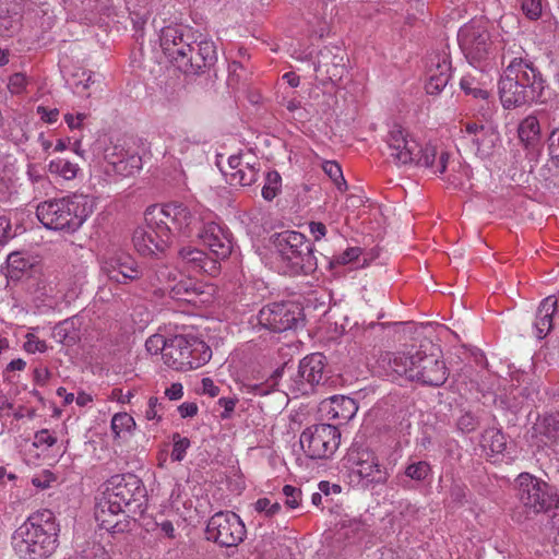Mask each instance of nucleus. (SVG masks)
<instances>
[{
  "instance_id": "nucleus-1",
  "label": "nucleus",
  "mask_w": 559,
  "mask_h": 559,
  "mask_svg": "<svg viewBox=\"0 0 559 559\" xmlns=\"http://www.w3.org/2000/svg\"><path fill=\"white\" fill-rule=\"evenodd\" d=\"M104 486L96 504L95 519L100 528L112 534L123 533L129 527L126 512L143 511L146 488L141 478L131 473L114 475Z\"/></svg>"
},
{
  "instance_id": "nucleus-2",
  "label": "nucleus",
  "mask_w": 559,
  "mask_h": 559,
  "mask_svg": "<svg viewBox=\"0 0 559 559\" xmlns=\"http://www.w3.org/2000/svg\"><path fill=\"white\" fill-rule=\"evenodd\" d=\"M433 348L428 342L419 347L412 346L406 352L390 355L389 370L397 377L409 381H417L423 385L441 386L449 377V370L444 360L435 353H427V348Z\"/></svg>"
},
{
  "instance_id": "nucleus-3",
  "label": "nucleus",
  "mask_w": 559,
  "mask_h": 559,
  "mask_svg": "<svg viewBox=\"0 0 559 559\" xmlns=\"http://www.w3.org/2000/svg\"><path fill=\"white\" fill-rule=\"evenodd\" d=\"M57 525L50 510L33 513L14 532L12 545L23 559H41L50 556L57 546Z\"/></svg>"
},
{
  "instance_id": "nucleus-4",
  "label": "nucleus",
  "mask_w": 559,
  "mask_h": 559,
  "mask_svg": "<svg viewBox=\"0 0 559 559\" xmlns=\"http://www.w3.org/2000/svg\"><path fill=\"white\" fill-rule=\"evenodd\" d=\"M390 157L397 165L415 164L431 169L432 174H443L447 169L449 153L438 151L435 145L420 147L417 141L400 124H393L386 135Z\"/></svg>"
},
{
  "instance_id": "nucleus-5",
  "label": "nucleus",
  "mask_w": 559,
  "mask_h": 559,
  "mask_svg": "<svg viewBox=\"0 0 559 559\" xmlns=\"http://www.w3.org/2000/svg\"><path fill=\"white\" fill-rule=\"evenodd\" d=\"M92 212V199L79 193L50 199L36 207V216L46 228L68 234L78 230Z\"/></svg>"
},
{
  "instance_id": "nucleus-6",
  "label": "nucleus",
  "mask_w": 559,
  "mask_h": 559,
  "mask_svg": "<svg viewBox=\"0 0 559 559\" xmlns=\"http://www.w3.org/2000/svg\"><path fill=\"white\" fill-rule=\"evenodd\" d=\"M515 481L516 498L523 509L514 514L518 522L559 508V493L554 486L528 473L520 474Z\"/></svg>"
},
{
  "instance_id": "nucleus-7",
  "label": "nucleus",
  "mask_w": 559,
  "mask_h": 559,
  "mask_svg": "<svg viewBox=\"0 0 559 559\" xmlns=\"http://www.w3.org/2000/svg\"><path fill=\"white\" fill-rule=\"evenodd\" d=\"M459 46L469 64L476 68L489 66L497 57L498 45L487 21L471 20L457 33Z\"/></svg>"
},
{
  "instance_id": "nucleus-8",
  "label": "nucleus",
  "mask_w": 559,
  "mask_h": 559,
  "mask_svg": "<svg viewBox=\"0 0 559 559\" xmlns=\"http://www.w3.org/2000/svg\"><path fill=\"white\" fill-rule=\"evenodd\" d=\"M212 357L210 346L193 335H175L170 338L164 364L177 371H188L204 366Z\"/></svg>"
},
{
  "instance_id": "nucleus-9",
  "label": "nucleus",
  "mask_w": 559,
  "mask_h": 559,
  "mask_svg": "<svg viewBox=\"0 0 559 559\" xmlns=\"http://www.w3.org/2000/svg\"><path fill=\"white\" fill-rule=\"evenodd\" d=\"M299 441L308 457L328 460L340 447L341 432L335 425L317 424L306 428Z\"/></svg>"
},
{
  "instance_id": "nucleus-10",
  "label": "nucleus",
  "mask_w": 559,
  "mask_h": 559,
  "mask_svg": "<svg viewBox=\"0 0 559 559\" xmlns=\"http://www.w3.org/2000/svg\"><path fill=\"white\" fill-rule=\"evenodd\" d=\"M144 219L160 227V235L174 239L175 231L186 233L193 221V215L187 205L180 202L154 204L146 209Z\"/></svg>"
},
{
  "instance_id": "nucleus-11",
  "label": "nucleus",
  "mask_w": 559,
  "mask_h": 559,
  "mask_svg": "<svg viewBox=\"0 0 559 559\" xmlns=\"http://www.w3.org/2000/svg\"><path fill=\"white\" fill-rule=\"evenodd\" d=\"M247 535L246 525L233 511H218L213 514L206 525V539L221 547H237Z\"/></svg>"
},
{
  "instance_id": "nucleus-12",
  "label": "nucleus",
  "mask_w": 559,
  "mask_h": 559,
  "mask_svg": "<svg viewBox=\"0 0 559 559\" xmlns=\"http://www.w3.org/2000/svg\"><path fill=\"white\" fill-rule=\"evenodd\" d=\"M302 320V308L294 301L269 304L258 314L259 324L274 333L296 329Z\"/></svg>"
},
{
  "instance_id": "nucleus-13",
  "label": "nucleus",
  "mask_w": 559,
  "mask_h": 559,
  "mask_svg": "<svg viewBox=\"0 0 559 559\" xmlns=\"http://www.w3.org/2000/svg\"><path fill=\"white\" fill-rule=\"evenodd\" d=\"M284 376L288 377V380H286V388L290 392L296 394H308L311 391L307 382V378L305 377L306 374L304 373V369H300V364L298 365V368L295 369L294 366L288 362L283 364L280 368L274 370L264 382L247 383L246 389L248 393L253 395H267L277 388L280 379Z\"/></svg>"
},
{
  "instance_id": "nucleus-14",
  "label": "nucleus",
  "mask_w": 559,
  "mask_h": 559,
  "mask_svg": "<svg viewBox=\"0 0 559 559\" xmlns=\"http://www.w3.org/2000/svg\"><path fill=\"white\" fill-rule=\"evenodd\" d=\"M347 462L367 484H385L389 473L379 462L376 453L362 444L354 443L347 452Z\"/></svg>"
},
{
  "instance_id": "nucleus-15",
  "label": "nucleus",
  "mask_w": 559,
  "mask_h": 559,
  "mask_svg": "<svg viewBox=\"0 0 559 559\" xmlns=\"http://www.w3.org/2000/svg\"><path fill=\"white\" fill-rule=\"evenodd\" d=\"M190 51L181 56L182 60H178L176 68L187 75H198L211 69L217 61L215 44L209 39L197 41L189 47Z\"/></svg>"
},
{
  "instance_id": "nucleus-16",
  "label": "nucleus",
  "mask_w": 559,
  "mask_h": 559,
  "mask_svg": "<svg viewBox=\"0 0 559 559\" xmlns=\"http://www.w3.org/2000/svg\"><path fill=\"white\" fill-rule=\"evenodd\" d=\"M193 33L182 24H171L165 26L159 33V46L170 63L176 66L181 56L190 51L189 47L193 44Z\"/></svg>"
},
{
  "instance_id": "nucleus-17",
  "label": "nucleus",
  "mask_w": 559,
  "mask_h": 559,
  "mask_svg": "<svg viewBox=\"0 0 559 559\" xmlns=\"http://www.w3.org/2000/svg\"><path fill=\"white\" fill-rule=\"evenodd\" d=\"M514 75L509 73L506 68L504 74L499 80V96L503 108L511 109L520 107L534 102H539L533 90H525V87L513 79Z\"/></svg>"
},
{
  "instance_id": "nucleus-18",
  "label": "nucleus",
  "mask_w": 559,
  "mask_h": 559,
  "mask_svg": "<svg viewBox=\"0 0 559 559\" xmlns=\"http://www.w3.org/2000/svg\"><path fill=\"white\" fill-rule=\"evenodd\" d=\"M509 73L513 74L518 82H520L525 90H533L536 97L542 100L544 91L546 88V81L540 71L534 63L524 58H513L508 64Z\"/></svg>"
},
{
  "instance_id": "nucleus-19",
  "label": "nucleus",
  "mask_w": 559,
  "mask_h": 559,
  "mask_svg": "<svg viewBox=\"0 0 559 559\" xmlns=\"http://www.w3.org/2000/svg\"><path fill=\"white\" fill-rule=\"evenodd\" d=\"M111 280L122 283L126 280L139 278L142 274L136 261L123 251L110 257L104 266Z\"/></svg>"
},
{
  "instance_id": "nucleus-20",
  "label": "nucleus",
  "mask_w": 559,
  "mask_h": 559,
  "mask_svg": "<svg viewBox=\"0 0 559 559\" xmlns=\"http://www.w3.org/2000/svg\"><path fill=\"white\" fill-rule=\"evenodd\" d=\"M380 254L379 247H347L346 250L333 257L331 266L350 265V270L368 266Z\"/></svg>"
},
{
  "instance_id": "nucleus-21",
  "label": "nucleus",
  "mask_w": 559,
  "mask_h": 559,
  "mask_svg": "<svg viewBox=\"0 0 559 559\" xmlns=\"http://www.w3.org/2000/svg\"><path fill=\"white\" fill-rule=\"evenodd\" d=\"M179 254L195 270L203 271L211 275L218 272L219 253L215 250L207 252L198 247H181Z\"/></svg>"
},
{
  "instance_id": "nucleus-22",
  "label": "nucleus",
  "mask_w": 559,
  "mask_h": 559,
  "mask_svg": "<svg viewBox=\"0 0 559 559\" xmlns=\"http://www.w3.org/2000/svg\"><path fill=\"white\" fill-rule=\"evenodd\" d=\"M336 527V536L338 539L347 544H356L370 534L371 523H369L368 519L362 516H345L340 520Z\"/></svg>"
},
{
  "instance_id": "nucleus-23",
  "label": "nucleus",
  "mask_w": 559,
  "mask_h": 559,
  "mask_svg": "<svg viewBox=\"0 0 559 559\" xmlns=\"http://www.w3.org/2000/svg\"><path fill=\"white\" fill-rule=\"evenodd\" d=\"M534 435L546 447L552 448L559 444V412H545L538 415L534 426Z\"/></svg>"
},
{
  "instance_id": "nucleus-24",
  "label": "nucleus",
  "mask_w": 559,
  "mask_h": 559,
  "mask_svg": "<svg viewBox=\"0 0 559 559\" xmlns=\"http://www.w3.org/2000/svg\"><path fill=\"white\" fill-rule=\"evenodd\" d=\"M323 409L326 412L329 419L336 420L338 425L349 421L358 411L357 403L354 399L335 395L328 402L323 403Z\"/></svg>"
},
{
  "instance_id": "nucleus-25",
  "label": "nucleus",
  "mask_w": 559,
  "mask_h": 559,
  "mask_svg": "<svg viewBox=\"0 0 559 559\" xmlns=\"http://www.w3.org/2000/svg\"><path fill=\"white\" fill-rule=\"evenodd\" d=\"M300 369H304L305 377L311 389L325 380V356L321 353H313L306 356L300 361Z\"/></svg>"
},
{
  "instance_id": "nucleus-26",
  "label": "nucleus",
  "mask_w": 559,
  "mask_h": 559,
  "mask_svg": "<svg viewBox=\"0 0 559 559\" xmlns=\"http://www.w3.org/2000/svg\"><path fill=\"white\" fill-rule=\"evenodd\" d=\"M557 308V299L554 296L545 298L536 312L534 323L535 335L539 340L544 338L552 329V316Z\"/></svg>"
},
{
  "instance_id": "nucleus-27",
  "label": "nucleus",
  "mask_w": 559,
  "mask_h": 559,
  "mask_svg": "<svg viewBox=\"0 0 559 559\" xmlns=\"http://www.w3.org/2000/svg\"><path fill=\"white\" fill-rule=\"evenodd\" d=\"M160 227L151 224L145 219V225L139 226L133 230L132 243L133 245H168L174 241L169 236L160 235Z\"/></svg>"
},
{
  "instance_id": "nucleus-28",
  "label": "nucleus",
  "mask_w": 559,
  "mask_h": 559,
  "mask_svg": "<svg viewBox=\"0 0 559 559\" xmlns=\"http://www.w3.org/2000/svg\"><path fill=\"white\" fill-rule=\"evenodd\" d=\"M317 72L324 71L331 81L341 79L344 73L343 57L332 55L328 48L320 51L318 62L314 63Z\"/></svg>"
},
{
  "instance_id": "nucleus-29",
  "label": "nucleus",
  "mask_w": 559,
  "mask_h": 559,
  "mask_svg": "<svg viewBox=\"0 0 559 559\" xmlns=\"http://www.w3.org/2000/svg\"><path fill=\"white\" fill-rule=\"evenodd\" d=\"M199 238L203 245H230L233 241L231 234L214 222L207 223L203 226L199 234Z\"/></svg>"
},
{
  "instance_id": "nucleus-30",
  "label": "nucleus",
  "mask_w": 559,
  "mask_h": 559,
  "mask_svg": "<svg viewBox=\"0 0 559 559\" xmlns=\"http://www.w3.org/2000/svg\"><path fill=\"white\" fill-rule=\"evenodd\" d=\"M479 443L492 454H501L507 449V437L501 429L491 427L483 431Z\"/></svg>"
},
{
  "instance_id": "nucleus-31",
  "label": "nucleus",
  "mask_w": 559,
  "mask_h": 559,
  "mask_svg": "<svg viewBox=\"0 0 559 559\" xmlns=\"http://www.w3.org/2000/svg\"><path fill=\"white\" fill-rule=\"evenodd\" d=\"M260 168L255 166V163L246 162L241 168L236 169L235 171H229L227 176L229 177L228 181L231 186H251L257 181Z\"/></svg>"
},
{
  "instance_id": "nucleus-32",
  "label": "nucleus",
  "mask_w": 559,
  "mask_h": 559,
  "mask_svg": "<svg viewBox=\"0 0 559 559\" xmlns=\"http://www.w3.org/2000/svg\"><path fill=\"white\" fill-rule=\"evenodd\" d=\"M540 134L539 121L534 116H527L519 126V138L526 145H534L538 142Z\"/></svg>"
},
{
  "instance_id": "nucleus-33",
  "label": "nucleus",
  "mask_w": 559,
  "mask_h": 559,
  "mask_svg": "<svg viewBox=\"0 0 559 559\" xmlns=\"http://www.w3.org/2000/svg\"><path fill=\"white\" fill-rule=\"evenodd\" d=\"M7 262L12 272L17 271L23 273L36 266L39 263V258L21 250L11 252L8 255Z\"/></svg>"
},
{
  "instance_id": "nucleus-34",
  "label": "nucleus",
  "mask_w": 559,
  "mask_h": 559,
  "mask_svg": "<svg viewBox=\"0 0 559 559\" xmlns=\"http://www.w3.org/2000/svg\"><path fill=\"white\" fill-rule=\"evenodd\" d=\"M460 86L466 95H471L476 99L488 100L490 93L474 76L467 74L460 81Z\"/></svg>"
},
{
  "instance_id": "nucleus-35",
  "label": "nucleus",
  "mask_w": 559,
  "mask_h": 559,
  "mask_svg": "<svg viewBox=\"0 0 559 559\" xmlns=\"http://www.w3.org/2000/svg\"><path fill=\"white\" fill-rule=\"evenodd\" d=\"M111 164L117 173L124 176H131L142 168V158L138 154L127 153L124 157L118 160H112Z\"/></svg>"
},
{
  "instance_id": "nucleus-36",
  "label": "nucleus",
  "mask_w": 559,
  "mask_h": 559,
  "mask_svg": "<svg viewBox=\"0 0 559 559\" xmlns=\"http://www.w3.org/2000/svg\"><path fill=\"white\" fill-rule=\"evenodd\" d=\"M277 257L282 262H285L287 267H289L293 272L298 273V269L302 262L301 253H304L305 249L298 250V247H282L281 249L276 247Z\"/></svg>"
},
{
  "instance_id": "nucleus-37",
  "label": "nucleus",
  "mask_w": 559,
  "mask_h": 559,
  "mask_svg": "<svg viewBox=\"0 0 559 559\" xmlns=\"http://www.w3.org/2000/svg\"><path fill=\"white\" fill-rule=\"evenodd\" d=\"M48 169L51 174L58 175L63 179L71 180L75 178L79 167L76 164L71 163L68 159L57 158L49 163Z\"/></svg>"
},
{
  "instance_id": "nucleus-38",
  "label": "nucleus",
  "mask_w": 559,
  "mask_h": 559,
  "mask_svg": "<svg viewBox=\"0 0 559 559\" xmlns=\"http://www.w3.org/2000/svg\"><path fill=\"white\" fill-rule=\"evenodd\" d=\"M496 140L497 133L491 127L486 128L484 133H478V135H474L469 139V141L475 145L477 153L483 155L490 153Z\"/></svg>"
},
{
  "instance_id": "nucleus-39",
  "label": "nucleus",
  "mask_w": 559,
  "mask_h": 559,
  "mask_svg": "<svg viewBox=\"0 0 559 559\" xmlns=\"http://www.w3.org/2000/svg\"><path fill=\"white\" fill-rule=\"evenodd\" d=\"M135 427V421L128 413H117L111 419V430L115 438H120L123 432H130Z\"/></svg>"
},
{
  "instance_id": "nucleus-40",
  "label": "nucleus",
  "mask_w": 559,
  "mask_h": 559,
  "mask_svg": "<svg viewBox=\"0 0 559 559\" xmlns=\"http://www.w3.org/2000/svg\"><path fill=\"white\" fill-rule=\"evenodd\" d=\"M323 171L329 176V178L334 182L336 188L340 191H344L347 189L346 180L343 176V171L338 163L334 160H325L322 165Z\"/></svg>"
},
{
  "instance_id": "nucleus-41",
  "label": "nucleus",
  "mask_w": 559,
  "mask_h": 559,
  "mask_svg": "<svg viewBox=\"0 0 559 559\" xmlns=\"http://www.w3.org/2000/svg\"><path fill=\"white\" fill-rule=\"evenodd\" d=\"M282 178L277 171H269L265 177V183L262 188V197L266 201H272L281 190Z\"/></svg>"
},
{
  "instance_id": "nucleus-42",
  "label": "nucleus",
  "mask_w": 559,
  "mask_h": 559,
  "mask_svg": "<svg viewBox=\"0 0 559 559\" xmlns=\"http://www.w3.org/2000/svg\"><path fill=\"white\" fill-rule=\"evenodd\" d=\"M448 76V80L451 78V63L445 56L436 55L430 58L429 63L427 66V75L436 74Z\"/></svg>"
},
{
  "instance_id": "nucleus-43",
  "label": "nucleus",
  "mask_w": 559,
  "mask_h": 559,
  "mask_svg": "<svg viewBox=\"0 0 559 559\" xmlns=\"http://www.w3.org/2000/svg\"><path fill=\"white\" fill-rule=\"evenodd\" d=\"M273 245H304L306 236L296 230L276 233L271 238Z\"/></svg>"
},
{
  "instance_id": "nucleus-44",
  "label": "nucleus",
  "mask_w": 559,
  "mask_h": 559,
  "mask_svg": "<svg viewBox=\"0 0 559 559\" xmlns=\"http://www.w3.org/2000/svg\"><path fill=\"white\" fill-rule=\"evenodd\" d=\"M468 488L465 484L453 481L449 491V504L452 508L462 507L467 500Z\"/></svg>"
},
{
  "instance_id": "nucleus-45",
  "label": "nucleus",
  "mask_w": 559,
  "mask_h": 559,
  "mask_svg": "<svg viewBox=\"0 0 559 559\" xmlns=\"http://www.w3.org/2000/svg\"><path fill=\"white\" fill-rule=\"evenodd\" d=\"M479 426V416L469 411L463 413L456 420V427L463 433L474 432Z\"/></svg>"
},
{
  "instance_id": "nucleus-46",
  "label": "nucleus",
  "mask_w": 559,
  "mask_h": 559,
  "mask_svg": "<svg viewBox=\"0 0 559 559\" xmlns=\"http://www.w3.org/2000/svg\"><path fill=\"white\" fill-rule=\"evenodd\" d=\"M169 343L170 338H165L160 334H154L146 340L145 348L152 355L162 353V358L164 359V354H167Z\"/></svg>"
},
{
  "instance_id": "nucleus-47",
  "label": "nucleus",
  "mask_w": 559,
  "mask_h": 559,
  "mask_svg": "<svg viewBox=\"0 0 559 559\" xmlns=\"http://www.w3.org/2000/svg\"><path fill=\"white\" fill-rule=\"evenodd\" d=\"M431 473L430 465L425 461H419L409 464L405 468V475L413 480L423 481L425 480L429 474Z\"/></svg>"
},
{
  "instance_id": "nucleus-48",
  "label": "nucleus",
  "mask_w": 559,
  "mask_h": 559,
  "mask_svg": "<svg viewBox=\"0 0 559 559\" xmlns=\"http://www.w3.org/2000/svg\"><path fill=\"white\" fill-rule=\"evenodd\" d=\"M173 443L171 460L181 462L185 459L187 449L190 447V440L176 432L173 435Z\"/></svg>"
},
{
  "instance_id": "nucleus-49",
  "label": "nucleus",
  "mask_w": 559,
  "mask_h": 559,
  "mask_svg": "<svg viewBox=\"0 0 559 559\" xmlns=\"http://www.w3.org/2000/svg\"><path fill=\"white\" fill-rule=\"evenodd\" d=\"M26 175L28 180L38 189H46L50 182L48 178L44 175L43 170L39 169L36 165L29 164L27 166Z\"/></svg>"
},
{
  "instance_id": "nucleus-50",
  "label": "nucleus",
  "mask_w": 559,
  "mask_h": 559,
  "mask_svg": "<svg viewBox=\"0 0 559 559\" xmlns=\"http://www.w3.org/2000/svg\"><path fill=\"white\" fill-rule=\"evenodd\" d=\"M449 83L448 76L429 74L427 75V83L425 85L427 94L437 95L439 94Z\"/></svg>"
},
{
  "instance_id": "nucleus-51",
  "label": "nucleus",
  "mask_w": 559,
  "mask_h": 559,
  "mask_svg": "<svg viewBox=\"0 0 559 559\" xmlns=\"http://www.w3.org/2000/svg\"><path fill=\"white\" fill-rule=\"evenodd\" d=\"M19 29V21L8 13H0V36L11 37Z\"/></svg>"
},
{
  "instance_id": "nucleus-52",
  "label": "nucleus",
  "mask_w": 559,
  "mask_h": 559,
  "mask_svg": "<svg viewBox=\"0 0 559 559\" xmlns=\"http://www.w3.org/2000/svg\"><path fill=\"white\" fill-rule=\"evenodd\" d=\"M254 509L260 513H264L265 516L272 518L281 511L282 506L278 502H271L269 498H260L254 503Z\"/></svg>"
},
{
  "instance_id": "nucleus-53",
  "label": "nucleus",
  "mask_w": 559,
  "mask_h": 559,
  "mask_svg": "<svg viewBox=\"0 0 559 559\" xmlns=\"http://www.w3.org/2000/svg\"><path fill=\"white\" fill-rule=\"evenodd\" d=\"M521 8L530 20H537L542 15V0H521Z\"/></svg>"
},
{
  "instance_id": "nucleus-54",
  "label": "nucleus",
  "mask_w": 559,
  "mask_h": 559,
  "mask_svg": "<svg viewBox=\"0 0 559 559\" xmlns=\"http://www.w3.org/2000/svg\"><path fill=\"white\" fill-rule=\"evenodd\" d=\"M283 493L286 497L285 504L290 509H296L300 506L301 490L292 485H285L283 487Z\"/></svg>"
},
{
  "instance_id": "nucleus-55",
  "label": "nucleus",
  "mask_w": 559,
  "mask_h": 559,
  "mask_svg": "<svg viewBox=\"0 0 559 559\" xmlns=\"http://www.w3.org/2000/svg\"><path fill=\"white\" fill-rule=\"evenodd\" d=\"M16 236V229L12 227L10 218L0 216V245H5Z\"/></svg>"
},
{
  "instance_id": "nucleus-56",
  "label": "nucleus",
  "mask_w": 559,
  "mask_h": 559,
  "mask_svg": "<svg viewBox=\"0 0 559 559\" xmlns=\"http://www.w3.org/2000/svg\"><path fill=\"white\" fill-rule=\"evenodd\" d=\"M548 142L552 163L559 169V128L551 131Z\"/></svg>"
},
{
  "instance_id": "nucleus-57",
  "label": "nucleus",
  "mask_w": 559,
  "mask_h": 559,
  "mask_svg": "<svg viewBox=\"0 0 559 559\" xmlns=\"http://www.w3.org/2000/svg\"><path fill=\"white\" fill-rule=\"evenodd\" d=\"M26 76L23 73H14L10 76L8 88L12 94H20L25 90Z\"/></svg>"
},
{
  "instance_id": "nucleus-58",
  "label": "nucleus",
  "mask_w": 559,
  "mask_h": 559,
  "mask_svg": "<svg viewBox=\"0 0 559 559\" xmlns=\"http://www.w3.org/2000/svg\"><path fill=\"white\" fill-rule=\"evenodd\" d=\"M305 249L304 253H301V257H302V262L298 269V273H309L311 271L314 270L316 267V262L313 261L314 260V257H313V252H312V247H302Z\"/></svg>"
},
{
  "instance_id": "nucleus-59",
  "label": "nucleus",
  "mask_w": 559,
  "mask_h": 559,
  "mask_svg": "<svg viewBox=\"0 0 559 559\" xmlns=\"http://www.w3.org/2000/svg\"><path fill=\"white\" fill-rule=\"evenodd\" d=\"M34 439H35V441H34L35 447H39V445H44V444L47 447H52L57 442V438L53 437L48 429H41V430L37 431L35 433Z\"/></svg>"
},
{
  "instance_id": "nucleus-60",
  "label": "nucleus",
  "mask_w": 559,
  "mask_h": 559,
  "mask_svg": "<svg viewBox=\"0 0 559 559\" xmlns=\"http://www.w3.org/2000/svg\"><path fill=\"white\" fill-rule=\"evenodd\" d=\"M24 349L27 353H44L47 349V345L45 341H40L37 337H35L33 334L27 335V341L24 344Z\"/></svg>"
},
{
  "instance_id": "nucleus-61",
  "label": "nucleus",
  "mask_w": 559,
  "mask_h": 559,
  "mask_svg": "<svg viewBox=\"0 0 559 559\" xmlns=\"http://www.w3.org/2000/svg\"><path fill=\"white\" fill-rule=\"evenodd\" d=\"M74 76L80 78L79 81L74 82V88L78 94H82L83 91L87 90L91 84L94 83L92 74L87 73L86 71L75 73Z\"/></svg>"
},
{
  "instance_id": "nucleus-62",
  "label": "nucleus",
  "mask_w": 559,
  "mask_h": 559,
  "mask_svg": "<svg viewBox=\"0 0 559 559\" xmlns=\"http://www.w3.org/2000/svg\"><path fill=\"white\" fill-rule=\"evenodd\" d=\"M489 126H486L480 122L476 121H466L463 123L462 132H465V134L471 139L474 135H478V133H484L486 131V128Z\"/></svg>"
},
{
  "instance_id": "nucleus-63",
  "label": "nucleus",
  "mask_w": 559,
  "mask_h": 559,
  "mask_svg": "<svg viewBox=\"0 0 559 559\" xmlns=\"http://www.w3.org/2000/svg\"><path fill=\"white\" fill-rule=\"evenodd\" d=\"M37 114L40 116V119L47 123L56 122L59 117V110L57 108L49 109L44 106L37 107Z\"/></svg>"
},
{
  "instance_id": "nucleus-64",
  "label": "nucleus",
  "mask_w": 559,
  "mask_h": 559,
  "mask_svg": "<svg viewBox=\"0 0 559 559\" xmlns=\"http://www.w3.org/2000/svg\"><path fill=\"white\" fill-rule=\"evenodd\" d=\"M51 377L47 367H37L34 370V381L38 385H45Z\"/></svg>"
}]
</instances>
